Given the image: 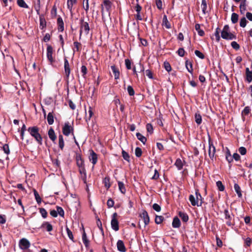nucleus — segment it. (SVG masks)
Returning <instances> with one entry per match:
<instances>
[{
	"instance_id": "f257e3e1",
	"label": "nucleus",
	"mask_w": 252,
	"mask_h": 252,
	"mask_svg": "<svg viewBox=\"0 0 252 252\" xmlns=\"http://www.w3.org/2000/svg\"><path fill=\"white\" fill-rule=\"evenodd\" d=\"M28 131L40 145L42 144V138L39 133L38 127L35 126L29 127Z\"/></svg>"
},
{
	"instance_id": "f03ea898",
	"label": "nucleus",
	"mask_w": 252,
	"mask_h": 252,
	"mask_svg": "<svg viewBox=\"0 0 252 252\" xmlns=\"http://www.w3.org/2000/svg\"><path fill=\"white\" fill-rule=\"evenodd\" d=\"M189 200L191 205L194 206H200L203 202L202 196L199 192L198 190L195 191V196L192 194L189 195Z\"/></svg>"
},
{
	"instance_id": "7ed1b4c3",
	"label": "nucleus",
	"mask_w": 252,
	"mask_h": 252,
	"mask_svg": "<svg viewBox=\"0 0 252 252\" xmlns=\"http://www.w3.org/2000/svg\"><path fill=\"white\" fill-rule=\"evenodd\" d=\"M221 36L226 40H232L236 38V35L230 32L229 27L227 25L224 26L221 33Z\"/></svg>"
},
{
	"instance_id": "20e7f679",
	"label": "nucleus",
	"mask_w": 252,
	"mask_h": 252,
	"mask_svg": "<svg viewBox=\"0 0 252 252\" xmlns=\"http://www.w3.org/2000/svg\"><path fill=\"white\" fill-rule=\"evenodd\" d=\"M83 31L85 32L86 34H88L89 33L90 27L88 23L87 22H84V19L81 18L80 19V30L79 33L80 38H81Z\"/></svg>"
},
{
	"instance_id": "39448f33",
	"label": "nucleus",
	"mask_w": 252,
	"mask_h": 252,
	"mask_svg": "<svg viewBox=\"0 0 252 252\" xmlns=\"http://www.w3.org/2000/svg\"><path fill=\"white\" fill-rule=\"evenodd\" d=\"M73 127L67 122L65 123L63 127V133L65 136H68L71 133H73Z\"/></svg>"
},
{
	"instance_id": "423d86ee",
	"label": "nucleus",
	"mask_w": 252,
	"mask_h": 252,
	"mask_svg": "<svg viewBox=\"0 0 252 252\" xmlns=\"http://www.w3.org/2000/svg\"><path fill=\"white\" fill-rule=\"evenodd\" d=\"M117 217L118 214L117 213H113L112 215V220L111 221V225L112 228L115 231H118L119 229V222L118 220L117 219Z\"/></svg>"
},
{
	"instance_id": "0eeeda50",
	"label": "nucleus",
	"mask_w": 252,
	"mask_h": 252,
	"mask_svg": "<svg viewBox=\"0 0 252 252\" xmlns=\"http://www.w3.org/2000/svg\"><path fill=\"white\" fill-rule=\"evenodd\" d=\"M112 3L109 0H104L103 1V4H101V13L102 15H103L104 8L106 9V10L110 13V11L112 7Z\"/></svg>"
},
{
	"instance_id": "6e6552de",
	"label": "nucleus",
	"mask_w": 252,
	"mask_h": 252,
	"mask_svg": "<svg viewBox=\"0 0 252 252\" xmlns=\"http://www.w3.org/2000/svg\"><path fill=\"white\" fill-rule=\"evenodd\" d=\"M216 153V148L214 146L213 142L211 140L210 137L209 138V150L208 154L211 159H213Z\"/></svg>"
},
{
	"instance_id": "1a4fd4ad",
	"label": "nucleus",
	"mask_w": 252,
	"mask_h": 252,
	"mask_svg": "<svg viewBox=\"0 0 252 252\" xmlns=\"http://www.w3.org/2000/svg\"><path fill=\"white\" fill-rule=\"evenodd\" d=\"M31 246L29 241L26 238L21 239L19 242V247L22 250H27Z\"/></svg>"
},
{
	"instance_id": "9d476101",
	"label": "nucleus",
	"mask_w": 252,
	"mask_h": 252,
	"mask_svg": "<svg viewBox=\"0 0 252 252\" xmlns=\"http://www.w3.org/2000/svg\"><path fill=\"white\" fill-rule=\"evenodd\" d=\"M224 218L226 220V223L228 226H233L234 225V222L231 221L233 216L230 214L228 210L225 209L224 211Z\"/></svg>"
},
{
	"instance_id": "9b49d317",
	"label": "nucleus",
	"mask_w": 252,
	"mask_h": 252,
	"mask_svg": "<svg viewBox=\"0 0 252 252\" xmlns=\"http://www.w3.org/2000/svg\"><path fill=\"white\" fill-rule=\"evenodd\" d=\"M89 159L90 161L93 163L94 165L97 162V155L92 150L90 149L89 150Z\"/></svg>"
},
{
	"instance_id": "f8f14e48",
	"label": "nucleus",
	"mask_w": 252,
	"mask_h": 252,
	"mask_svg": "<svg viewBox=\"0 0 252 252\" xmlns=\"http://www.w3.org/2000/svg\"><path fill=\"white\" fill-rule=\"evenodd\" d=\"M53 49L51 45H48L47 47V57L50 63L52 64L54 62V59L52 57Z\"/></svg>"
},
{
	"instance_id": "ddd939ff",
	"label": "nucleus",
	"mask_w": 252,
	"mask_h": 252,
	"mask_svg": "<svg viewBox=\"0 0 252 252\" xmlns=\"http://www.w3.org/2000/svg\"><path fill=\"white\" fill-rule=\"evenodd\" d=\"M140 217L144 221L145 225H147L149 223L150 218L146 211L143 210L142 213L140 214Z\"/></svg>"
},
{
	"instance_id": "4468645a",
	"label": "nucleus",
	"mask_w": 252,
	"mask_h": 252,
	"mask_svg": "<svg viewBox=\"0 0 252 252\" xmlns=\"http://www.w3.org/2000/svg\"><path fill=\"white\" fill-rule=\"evenodd\" d=\"M64 72L65 75L66 76L67 79L68 78L70 73V69L69 66V64L68 63V61L66 59V58H64Z\"/></svg>"
},
{
	"instance_id": "2eb2a0df",
	"label": "nucleus",
	"mask_w": 252,
	"mask_h": 252,
	"mask_svg": "<svg viewBox=\"0 0 252 252\" xmlns=\"http://www.w3.org/2000/svg\"><path fill=\"white\" fill-rule=\"evenodd\" d=\"M117 246L118 251L120 252H125L126 251V249L123 241L120 240H118L117 243Z\"/></svg>"
},
{
	"instance_id": "dca6fc26",
	"label": "nucleus",
	"mask_w": 252,
	"mask_h": 252,
	"mask_svg": "<svg viewBox=\"0 0 252 252\" xmlns=\"http://www.w3.org/2000/svg\"><path fill=\"white\" fill-rule=\"evenodd\" d=\"M85 113H86L85 119H86V121L87 122V121L90 120L91 118L92 117V116L94 114L92 108L91 106H89L88 107V112H87V109H85Z\"/></svg>"
},
{
	"instance_id": "f3484780",
	"label": "nucleus",
	"mask_w": 252,
	"mask_h": 252,
	"mask_svg": "<svg viewBox=\"0 0 252 252\" xmlns=\"http://www.w3.org/2000/svg\"><path fill=\"white\" fill-rule=\"evenodd\" d=\"M247 0H241L239 8L240 12L242 14H244L245 11L246 10V4Z\"/></svg>"
},
{
	"instance_id": "a211bd4d",
	"label": "nucleus",
	"mask_w": 252,
	"mask_h": 252,
	"mask_svg": "<svg viewBox=\"0 0 252 252\" xmlns=\"http://www.w3.org/2000/svg\"><path fill=\"white\" fill-rule=\"evenodd\" d=\"M57 24L58 25L59 31L63 32L64 30V23L61 17H58L57 19Z\"/></svg>"
},
{
	"instance_id": "6ab92c4d",
	"label": "nucleus",
	"mask_w": 252,
	"mask_h": 252,
	"mask_svg": "<svg viewBox=\"0 0 252 252\" xmlns=\"http://www.w3.org/2000/svg\"><path fill=\"white\" fill-rule=\"evenodd\" d=\"M111 69L112 70L113 73L114 74L115 79L117 80L119 78L120 76V72L119 69L115 66V65H112L111 66Z\"/></svg>"
},
{
	"instance_id": "aec40b11",
	"label": "nucleus",
	"mask_w": 252,
	"mask_h": 252,
	"mask_svg": "<svg viewBox=\"0 0 252 252\" xmlns=\"http://www.w3.org/2000/svg\"><path fill=\"white\" fill-rule=\"evenodd\" d=\"M49 138L52 141H55L56 139V136L54 130L52 128H50L48 132Z\"/></svg>"
},
{
	"instance_id": "412c9836",
	"label": "nucleus",
	"mask_w": 252,
	"mask_h": 252,
	"mask_svg": "<svg viewBox=\"0 0 252 252\" xmlns=\"http://www.w3.org/2000/svg\"><path fill=\"white\" fill-rule=\"evenodd\" d=\"M181 225V222L178 217H175L172 222V226L174 228H179Z\"/></svg>"
},
{
	"instance_id": "4be33fe9",
	"label": "nucleus",
	"mask_w": 252,
	"mask_h": 252,
	"mask_svg": "<svg viewBox=\"0 0 252 252\" xmlns=\"http://www.w3.org/2000/svg\"><path fill=\"white\" fill-rule=\"evenodd\" d=\"M54 117L53 115V112H51L48 113L47 115V122L49 125H51L54 123Z\"/></svg>"
},
{
	"instance_id": "5701e85b",
	"label": "nucleus",
	"mask_w": 252,
	"mask_h": 252,
	"mask_svg": "<svg viewBox=\"0 0 252 252\" xmlns=\"http://www.w3.org/2000/svg\"><path fill=\"white\" fill-rule=\"evenodd\" d=\"M77 2V0H67V6L68 9L69 10L70 12L72 13V8L74 4H75Z\"/></svg>"
},
{
	"instance_id": "b1692460",
	"label": "nucleus",
	"mask_w": 252,
	"mask_h": 252,
	"mask_svg": "<svg viewBox=\"0 0 252 252\" xmlns=\"http://www.w3.org/2000/svg\"><path fill=\"white\" fill-rule=\"evenodd\" d=\"M118 184L119 189L120 191H121V192L124 194H125L126 192V189L124 184L121 181H118Z\"/></svg>"
},
{
	"instance_id": "393cba45",
	"label": "nucleus",
	"mask_w": 252,
	"mask_h": 252,
	"mask_svg": "<svg viewBox=\"0 0 252 252\" xmlns=\"http://www.w3.org/2000/svg\"><path fill=\"white\" fill-rule=\"evenodd\" d=\"M39 20H40V28L41 30H43L44 28L46 27V22L43 15L39 16Z\"/></svg>"
},
{
	"instance_id": "a878e982",
	"label": "nucleus",
	"mask_w": 252,
	"mask_h": 252,
	"mask_svg": "<svg viewBox=\"0 0 252 252\" xmlns=\"http://www.w3.org/2000/svg\"><path fill=\"white\" fill-rule=\"evenodd\" d=\"M41 227L42 228L46 227L47 231H51L53 229L52 225L48 222H44L42 223Z\"/></svg>"
},
{
	"instance_id": "bb28decb",
	"label": "nucleus",
	"mask_w": 252,
	"mask_h": 252,
	"mask_svg": "<svg viewBox=\"0 0 252 252\" xmlns=\"http://www.w3.org/2000/svg\"><path fill=\"white\" fill-rule=\"evenodd\" d=\"M137 139L140 140L143 144H145L147 141L146 138L141 133L137 132L136 134Z\"/></svg>"
},
{
	"instance_id": "cd10ccee",
	"label": "nucleus",
	"mask_w": 252,
	"mask_h": 252,
	"mask_svg": "<svg viewBox=\"0 0 252 252\" xmlns=\"http://www.w3.org/2000/svg\"><path fill=\"white\" fill-rule=\"evenodd\" d=\"M179 215L183 221L187 222L188 221L189 217L186 213L182 212H180L179 213Z\"/></svg>"
},
{
	"instance_id": "c85d7f7f",
	"label": "nucleus",
	"mask_w": 252,
	"mask_h": 252,
	"mask_svg": "<svg viewBox=\"0 0 252 252\" xmlns=\"http://www.w3.org/2000/svg\"><path fill=\"white\" fill-rule=\"evenodd\" d=\"M163 25L168 29L171 28V25L169 22L168 21L167 16L166 15H164L162 20Z\"/></svg>"
},
{
	"instance_id": "c756f323",
	"label": "nucleus",
	"mask_w": 252,
	"mask_h": 252,
	"mask_svg": "<svg viewBox=\"0 0 252 252\" xmlns=\"http://www.w3.org/2000/svg\"><path fill=\"white\" fill-rule=\"evenodd\" d=\"M195 29L196 31L197 32L199 35L201 36H203L205 33L204 32L200 29V26L199 24H196L195 25Z\"/></svg>"
},
{
	"instance_id": "7c9ffc66",
	"label": "nucleus",
	"mask_w": 252,
	"mask_h": 252,
	"mask_svg": "<svg viewBox=\"0 0 252 252\" xmlns=\"http://www.w3.org/2000/svg\"><path fill=\"white\" fill-rule=\"evenodd\" d=\"M234 189L236 192L237 193L239 197H241L242 196V194L241 193V190L240 186L237 184H235L234 186Z\"/></svg>"
},
{
	"instance_id": "2f4dec72",
	"label": "nucleus",
	"mask_w": 252,
	"mask_h": 252,
	"mask_svg": "<svg viewBox=\"0 0 252 252\" xmlns=\"http://www.w3.org/2000/svg\"><path fill=\"white\" fill-rule=\"evenodd\" d=\"M225 158H226V160L229 163H230L231 162H232L233 161V158L231 157L230 152L228 148H227V149H226Z\"/></svg>"
},
{
	"instance_id": "473e14b6",
	"label": "nucleus",
	"mask_w": 252,
	"mask_h": 252,
	"mask_svg": "<svg viewBox=\"0 0 252 252\" xmlns=\"http://www.w3.org/2000/svg\"><path fill=\"white\" fill-rule=\"evenodd\" d=\"M33 193H34L35 199L37 203L38 204H40L41 202V198L40 197L37 191L35 189H33Z\"/></svg>"
},
{
	"instance_id": "72a5a7b5",
	"label": "nucleus",
	"mask_w": 252,
	"mask_h": 252,
	"mask_svg": "<svg viewBox=\"0 0 252 252\" xmlns=\"http://www.w3.org/2000/svg\"><path fill=\"white\" fill-rule=\"evenodd\" d=\"M238 15L235 13H233L231 15V20L232 23L235 24L238 20Z\"/></svg>"
},
{
	"instance_id": "f704fd0d",
	"label": "nucleus",
	"mask_w": 252,
	"mask_h": 252,
	"mask_svg": "<svg viewBox=\"0 0 252 252\" xmlns=\"http://www.w3.org/2000/svg\"><path fill=\"white\" fill-rule=\"evenodd\" d=\"M59 147L63 150L64 147V140L63 136L62 135L59 136Z\"/></svg>"
},
{
	"instance_id": "c9c22d12",
	"label": "nucleus",
	"mask_w": 252,
	"mask_h": 252,
	"mask_svg": "<svg viewBox=\"0 0 252 252\" xmlns=\"http://www.w3.org/2000/svg\"><path fill=\"white\" fill-rule=\"evenodd\" d=\"M103 183L104 184V186L107 189H108L110 186L111 184L110 183V178L109 177H105V178L103 179Z\"/></svg>"
},
{
	"instance_id": "e433bc0d",
	"label": "nucleus",
	"mask_w": 252,
	"mask_h": 252,
	"mask_svg": "<svg viewBox=\"0 0 252 252\" xmlns=\"http://www.w3.org/2000/svg\"><path fill=\"white\" fill-rule=\"evenodd\" d=\"M175 165L176 166L179 170H181L183 168V164L181 159L178 158L175 163Z\"/></svg>"
},
{
	"instance_id": "4c0bfd02",
	"label": "nucleus",
	"mask_w": 252,
	"mask_h": 252,
	"mask_svg": "<svg viewBox=\"0 0 252 252\" xmlns=\"http://www.w3.org/2000/svg\"><path fill=\"white\" fill-rule=\"evenodd\" d=\"M83 7L86 12L87 13L89 9V0H83Z\"/></svg>"
},
{
	"instance_id": "58836bf2",
	"label": "nucleus",
	"mask_w": 252,
	"mask_h": 252,
	"mask_svg": "<svg viewBox=\"0 0 252 252\" xmlns=\"http://www.w3.org/2000/svg\"><path fill=\"white\" fill-rule=\"evenodd\" d=\"M87 68L85 65H82L81 67V72L82 74V76L84 79L86 78V74L87 73Z\"/></svg>"
},
{
	"instance_id": "ea45409f",
	"label": "nucleus",
	"mask_w": 252,
	"mask_h": 252,
	"mask_svg": "<svg viewBox=\"0 0 252 252\" xmlns=\"http://www.w3.org/2000/svg\"><path fill=\"white\" fill-rule=\"evenodd\" d=\"M195 122L198 124L200 125L202 122L201 116L198 113H195Z\"/></svg>"
},
{
	"instance_id": "a19ab883",
	"label": "nucleus",
	"mask_w": 252,
	"mask_h": 252,
	"mask_svg": "<svg viewBox=\"0 0 252 252\" xmlns=\"http://www.w3.org/2000/svg\"><path fill=\"white\" fill-rule=\"evenodd\" d=\"M18 5L21 7L28 8V5L25 3L24 0H17Z\"/></svg>"
},
{
	"instance_id": "79ce46f5",
	"label": "nucleus",
	"mask_w": 252,
	"mask_h": 252,
	"mask_svg": "<svg viewBox=\"0 0 252 252\" xmlns=\"http://www.w3.org/2000/svg\"><path fill=\"white\" fill-rule=\"evenodd\" d=\"M186 68H187V70H188V71L189 73H190L191 74H192L193 69H192V63H189L188 62L186 61Z\"/></svg>"
},
{
	"instance_id": "37998d69",
	"label": "nucleus",
	"mask_w": 252,
	"mask_h": 252,
	"mask_svg": "<svg viewBox=\"0 0 252 252\" xmlns=\"http://www.w3.org/2000/svg\"><path fill=\"white\" fill-rule=\"evenodd\" d=\"M201 7L202 10V12L204 14L206 13V10L207 9V3L206 0H202Z\"/></svg>"
},
{
	"instance_id": "c03bdc74",
	"label": "nucleus",
	"mask_w": 252,
	"mask_h": 252,
	"mask_svg": "<svg viewBox=\"0 0 252 252\" xmlns=\"http://www.w3.org/2000/svg\"><path fill=\"white\" fill-rule=\"evenodd\" d=\"M216 185L220 191H222L224 190V186L220 181L217 182Z\"/></svg>"
},
{
	"instance_id": "a18cd8bd",
	"label": "nucleus",
	"mask_w": 252,
	"mask_h": 252,
	"mask_svg": "<svg viewBox=\"0 0 252 252\" xmlns=\"http://www.w3.org/2000/svg\"><path fill=\"white\" fill-rule=\"evenodd\" d=\"M164 218L161 216H156L155 218V222L157 224H160L163 220Z\"/></svg>"
},
{
	"instance_id": "49530a36",
	"label": "nucleus",
	"mask_w": 252,
	"mask_h": 252,
	"mask_svg": "<svg viewBox=\"0 0 252 252\" xmlns=\"http://www.w3.org/2000/svg\"><path fill=\"white\" fill-rule=\"evenodd\" d=\"M122 156H123V158L126 160L127 161H129L130 157H129L128 154L124 150L122 151Z\"/></svg>"
},
{
	"instance_id": "de8ad7c7",
	"label": "nucleus",
	"mask_w": 252,
	"mask_h": 252,
	"mask_svg": "<svg viewBox=\"0 0 252 252\" xmlns=\"http://www.w3.org/2000/svg\"><path fill=\"white\" fill-rule=\"evenodd\" d=\"M127 92L130 96H133L135 94V92L131 86H128L127 88Z\"/></svg>"
},
{
	"instance_id": "09e8293b",
	"label": "nucleus",
	"mask_w": 252,
	"mask_h": 252,
	"mask_svg": "<svg viewBox=\"0 0 252 252\" xmlns=\"http://www.w3.org/2000/svg\"><path fill=\"white\" fill-rule=\"evenodd\" d=\"M247 21L245 17H243L241 19L240 22V26L241 27L244 28L246 26Z\"/></svg>"
},
{
	"instance_id": "8fccbe9b",
	"label": "nucleus",
	"mask_w": 252,
	"mask_h": 252,
	"mask_svg": "<svg viewBox=\"0 0 252 252\" xmlns=\"http://www.w3.org/2000/svg\"><path fill=\"white\" fill-rule=\"evenodd\" d=\"M83 242L86 247L89 245V241L88 240L86 233L84 232L82 236Z\"/></svg>"
},
{
	"instance_id": "3c124183",
	"label": "nucleus",
	"mask_w": 252,
	"mask_h": 252,
	"mask_svg": "<svg viewBox=\"0 0 252 252\" xmlns=\"http://www.w3.org/2000/svg\"><path fill=\"white\" fill-rule=\"evenodd\" d=\"M135 156L137 157H140L142 154V150L140 148L137 147L135 150Z\"/></svg>"
},
{
	"instance_id": "603ef678",
	"label": "nucleus",
	"mask_w": 252,
	"mask_h": 252,
	"mask_svg": "<svg viewBox=\"0 0 252 252\" xmlns=\"http://www.w3.org/2000/svg\"><path fill=\"white\" fill-rule=\"evenodd\" d=\"M57 211L58 214H59L61 217H63L64 216V211L63 208L59 206H57Z\"/></svg>"
},
{
	"instance_id": "864d4df0",
	"label": "nucleus",
	"mask_w": 252,
	"mask_h": 252,
	"mask_svg": "<svg viewBox=\"0 0 252 252\" xmlns=\"http://www.w3.org/2000/svg\"><path fill=\"white\" fill-rule=\"evenodd\" d=\"M219 30H220L219 28H217L216 29V31L215 32V35L216 39V40L217 42H219L220 40V36Z\"/></svg>"
},
{
	"instance_id": "5fc2aeb1",
	"label": "nucleus",
	"mask_w": 252,
	"mask_h": 252,
	"mask_svg": "<svg viewBox=\"0 0 252 252\" xmlns=\"http://www.w3.org/2000/svg\"><path fill=\"white\" fill-rule=\"evenodd\" d=\"M40 213L43 218H46L47 216V212L44 208H40L39 209Z\"/></svg>"
},
{
	"instance_id": "6e6d98bb",
	"label": "nucleus",
	"mask_w": 252,
	"mask_h": 252,
	"mask_svg": "<svg viewBox=\"0 0 252 252\" xmlns=\"http://www.w3.org/2000/svg\"><path fill=\"white\" fill-rule=\"evenodd\" d=\"M66 230L69 238L73 241V235L71 230L67 227L66 228Z\"/></svg>"
},
{
	"instance_id": "4d7b16f0",
	"label": "nucleus",
	"mask_w": 252,
	"mask_h": 252,
	"mask_svg": "<svg viewBox=\"0 0 252 252\" xmlns=\"http://www.w3.org/2000/svg\"><path fill=\"white\" fill-rule=\"evenodd\" d=\"M114 200L111 199V198H109L107 202V205L109 208H112L114 206Z\"/></svg>"
},
{
	"instance_id": "13d9d810",
	"label": "nucleus",
	"mask_w": 252,
	"mask_h": 252,
	"mask_svg": "<svg viewBox=\"0 0 252 252\" xmlns=\"http://www.w3.org/2000/svg\"><path fill=\"white\" fill-rule=\"evenodd\" d=\"M231 45L233 49L236 50L240 49V45L236 41H232L231 43Z\"/></svg>"
},
{
	"instance_id": "bf43d9fd",
	"label": "nucleus",
	"mask_w": 252,
	"mask_h": 252,
	"mask_svg": "<svg viewBox=\"0 0 252 252\" xmlns=\"http://www.w3.org/2000/svg\"><path fill=\"white\" fill-rule=\"evenodd\" d=\"M164 67L165 70L168 72H169L171 70V65L168 62L164 63Z\"/></svg>"
},
{
	"instance_id": "052dcab7",
	"label": "nucleus",
	"mask_w": 252,
	"mask_h": 252,
	"mask_svg": "<svg viewBox=\"0 0 252 252\" xmlns=\"http://www.w3.org/2000/svg\"><path fill=\"white\" fill-rule=\"evenodd\" d=\"M51 15L52 18H54L57 16V8L54 6L51 11Z\"/></svg>"
},
{
	"instance_id": "680f3d73",
	"label": "nucleus",
	"mask_w": 252,
	"mask_h": 252,
	"mask_svg": "<svg viewBox=\"0 0 252 252\" xmlns=\"http://www.w3.org/2000/svg\"><path fill=\"white\" fill-rule=\"evenodd\" d=\"M250 110H251L250 107L249 106H246L245 107V108L243 110V111L242 112V115L244 114L245 115H247L250 113Z\"/></svg>"
},
{
	"instance_id": "e2e57ef3",
	"label": "nucleus",
	"mask_w": 252,
	"mask_h": 252,
	"mask_svg": "<svg viewBox=\"0 0 252 252\" xmlns=\"http://www.w3.org/2000/svg\"><path fill=\"white\" fill-rule=\"evenodd\" d=\"M146 129L148 132L152 133L153 132V127L151 124H147L146 125Z\"/></svg>"
},
{
	"instance_id": "0e129e2a",
	"label": "nucleus",
	"mask_w": 252,
	"mask_h": 252,
	"mask_svg": "<svg viewBox=\"0 0 252 252\" xmlns=\"http://www.w3.org/2000/svg\"><path fill=\"white\" fill-rule=\"evenodd\" d=\"M194 53L196 56H197L198 57L201 59H203L205 57L204 55L198 50H195Z\"/></svg>"
},
{
	"instance_id": "69168bd1",
	"label": "nucleus",
	"mask_w": 252,
	"mask_h": 252,
	"mask_svg": "<svg viewBox=\"0 0 252 252\" xmlns=\"http://www.w3.org/2000/svg\"><path fill=\"white\" fill-rule=\"evenodd\" d=\"M246 80L249 83L252 81V71L246 74Z\"/></svg>"
},
{
	"instance_id": "338daca9",
	"label": "nucleus",
	"mask_w": 252,
	"mask_h": 252,
	"mask_svg": "<svg viewBox=\"0 0 252 252\" xmlns=\"http://www.w3.org/2000/svg\"><path fill=\"white\" fill-rule=\"evenodd\" d=\"M153 208L154 210H155L157 212H159L161 210L160 206L157 203H154L153 205Z\"/></svg>"
},
{
	"instance_id": "774afa93",
	"label": "nucleus",
	"mask_w": 252,
	"mask_h": 252,
	"mask_svg": "<svg viewBox=\"0 0 252 252\" xmlns=\"http://www.w3.org/2000/svg\"><path fill=\"white\" fill-rule=\"evenodd\" d=\"M3 150L4 152L6 154H8L10 152L9 146L7 144H4L2 147Z\"/></svg>"
}]
</instances>
